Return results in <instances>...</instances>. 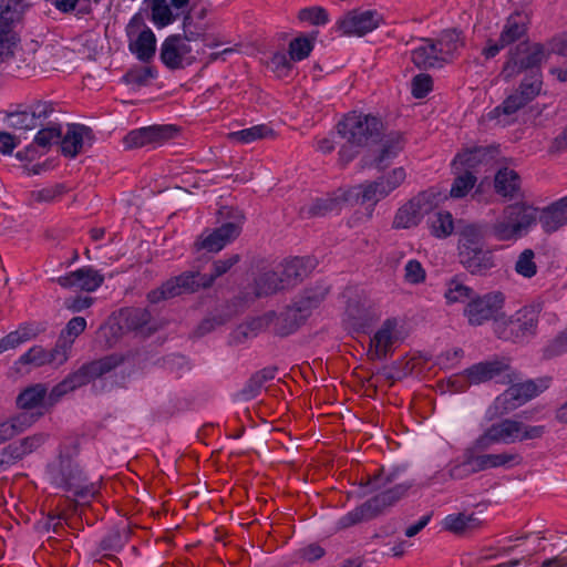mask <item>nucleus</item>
Segmentation results:
<instances>
[{"label":"nucleus","mask_w":567,"mask_h":567,"mask_svg":"<svg viewBox=\"0 0 567 567\" xmlns=\"http://www.w3.org/2000/svg\"><path fill=\"white\" fill-rule=\"evenodd\" d=\"M412 486L413 482H402L396 483L393 487L382 491L339 518L337 522V528L347 529L362 522H368L378 517L402 499Z\"/></svg>","instance_id":"5"},{"label":"nucleus","mask_w":567,"mask_h":567,"mask_svg":"<svg viewBox=\"0 0 567 567\" xmlns=\"http://www.w3.org/2000/svg\"><path fill=\"white\" fill-rule=\"evenodd\" d=\"M549 56V52L540 43L520 42L509 52L502 74L505 80L518 75L522 71L538 68Z\"/></svg>","instance_id":"11"},{"label":"nucleus","mask_w":567,"mask_h":567,"mask_svg":"<svg viewBox=\"0 0 567 567\" xmlns=\"http://www.w3.org/2000/svg\"><path fill=\"white\" fill-rule=\"evenodd\" d=\"M176 128L172 125H154L131 131L124 137L127 148L158 145L172 138Z\"/></svg>","instance_id":"21"},{"label":"nucleus","mask_w":567,"mask_h":567,"mask_svg":"<svg viewBox=\"0 0 567 567\" xmlns=\"http://www.w3.org/2000/svg\"><path fill=\"white\" fill-rule=\"evenodd\" d=\"M505 296L501 291H493L483 296H475L468 301L464 315L470 324L481 326L484 322L496 319L502 310Z\"/></svg>","instance_id":"16"},{"label":"nucleus","mask_w":567,"mask_h":567,"mask_svg":"<svg viewBox=\"0 0 567 567\" xmlns=\"http://www.w3.org/2000/svg\"><path fill=\"white\" fill-rule=\"evenodd\" d=\"M274 135V131L266 124L255 125L228 134V138L238 143L248 144Z\"/></svg>","instance_id":"42"},{"label":"nucleus","mask_w":567,"mask_h":567,"mask_svg":"<svg viewBox=\"0 0 567 567\" xmlns=\"http://www.w3.org/2000/svg\"><path fill=\"white\" fill-rule=\"evenodd\" d=\"M156 76V72L151 66H140L131 69L123 76V80L127 84H132L136 87L146 86Z\"/></svg>","instance_id":"53"},{"label":"nucleus","mask_w":567,"mask_h":567,"mask_svg":"<svg viewBox=\"0 0 567 567\" xmlns=\"http://www.w3.org/2000/svg\"><path fill=\"white\" fill-rule=\"evenodd\" d=\"M437 44L440 45L439 52L446 62L454 52L464 45L462 31L455 28L443 30L437 39Z\"/></svg>","instance_id":"40"},{"label":"nucleus","mask_w":567,"mask_h":567,"mask_svg":"<svg viewBox=\"0 0 567 567\" xmlns=\"http://www.w3.org/2000/svg\"><path fill=\"white\" fill-rule=\"evenodd\" d=\"M406 178V173L403 167H395L386 175L379 177V181L382 183L385 190L389 195L395 190L399 186H401Z\"/></svg>","instance_id":"60"},{"label":"nucleus","mask_w":567,"mask_h":567,"mask_svg":"<svg viewBox=\"0 0 567 567\" xmlns=\"http://www.w3.org/2000/svg\"><path fill=\"white\" fill-rule=\"evenodd\" d=\"M130 38V51L142 62H148L156 51V38L154 32L144 24L141 14H135L126 27Z\"/></svg>","instance_id":"15"},{"label":"nucleus","mask_w":567,"mask_h":567,"mask_svg":"<svg viewBox=\"0 0 567 567\" xmlns=\"http://www.w3.org/2000/svg\"><path fill=\"white\" fill-rule=\"evenodd\" d=\"M457 256L460 264L472 275L485 276L495 267L492 251L485 243L482 225L466 224L458 230Z\"/></svg>","instance_id":"2"},{"label":"nucleus","mask_w":567,"mask_h":567,"mask_svg":"<svg viewBox=\"0 0 567 567\" xmlns=\"http://www.w3.org/2000/svg\"><path fill=\"white\" fill-rule=\"evenodd\" d=\"M62 135L61 125L51 121L40 126V130L34 136V143L41 147H48L52 143H59Z\"/></svg>","instance_id":"49"},{"label":"nucleus","mask_w":567,"mask_h":567,"mask_svg":"<svg viewBox=\"0 0 567 567\" xmlns=\"http://www.w3.org/2000/svg\"><path fill=\"white\" fill-rule=\"evenodd\" d=\"M55 113L56 110L53 102L38 100L8 113L7 122L8 126L13 130L32 131L44 126Z\"/></svg>","instance_id":"10"},{"label":"nucleus","mask_w":567,"mask_h":567,"mask_svg":"<svg viewBox=\"0 0 567 567\" xmlns=\"http://www.w3.org/2000/svg\"><path fill=\"white\" fill-rule=\"evenodd\" d=\"M124 327L142 336H150L158 330L157 322L152 318L150 311L144 308H132L123 312Z\"/></svg>","instance_id":"27"},{"label":"nucleus","mask_w":567,"mask_h":567,"mask_svg":"<svg viewBox=\"0 0 567 567\" xmlns=\"http://www.w3.org/2000/svg\"><path fill=\"white\" fill-rule=\"evenodd\" d=\"M284 289L287 288L280 274L277 271H264L255 279L254 292L256 297L270 296Z\"/></svg>","instance_id":"35"},{"label":"nucleus","mask_w":567,"mask_h":567,"mask_svg":"<svg viewBox=\"0 0 567 567\" xmlns=\"http://www.w3.org/2000/svg\"><path fill=\"white\" fill-rule=\"evenodd\" d=\"M93 142V132L83 124H68L64 135H61L60 145L64 156L74 158L79 155L85 145Z\"/></svg>","instance_id":"22"},{"label":"nucleus","mask_w":567,"mask_h":567,"mask_svg":"<svg viewBox=\"0 0 567 567\" xmlns=\"http://www.w3.org/2000/svg\"><path fill=\"white\" fill-rule=\"evenodd\" d=\"M473 450V464L476 472H483L491 468L507 467L522 463V456L517 453L503 452L497 454H484L486 450L476 449V440L470 446Z\"/></svg>","instance_id":"24"},{"label":"nucleus","mask_w":567,"mask_h":567,"mask_svg":"<svg viewBox=\"0 0 567 567\" xmlns=\"http://www.w3.org/2000/svg\"><path fill=\"white\" fill-rule=\"evenodd\" d=\"M282 270L280 271V276L284 280L286 288L296 286L305 277L308 276L311 268L313 267V262L309 258H292L290 260L285 261L282 265Z\"/></svg>","instance_id":"30"},{"label":"nucleus","mask_w":567,"mask_h":567,"mask_svg":"<svg viewBox=\"0 0 567 567\" xmlns=\"http://www.w3.org/2000/svg\"><path fill=\"white\" fill-rule=\"evenodd\" d=\"M312 50V42L307 38H297L289 44V53L292 60L301 61L306 59Z\"/></svg>","instance_id":"62"},{"label":"nucleus","mask_w":567,"mask_h":567,"mask_svg":"<svg viewBox=\"0 0 567 567\" xmlns=\"http://www.w3.org/2000/svg\"><path fill=\"white\" fill-rule=\"evenodd\" d=\"M538 324V318L532 309H522L508 320L499 338L511 339L514 342H524L535 336Z\"/></svg>","instance_id":"19"},{"label":"nucleus","mask_w":567,"mask_h":567,"mask_svg":"<svg viewBox=\"0 0 567 567\" xmlns=\"http://www.w3.org/2000/svg\"><path fill=\"white\" fill-rule=\"evenodd\" d=\"M540 223L546 233H554L567 224V217L556 203L544 209L540 216Z\"/></svg>","instance_id":"46"},{"label":"nucleus","mask_w":567,"mask_h":567,"mask_svg":"<svg viewBox=\"0 0 567 567\" xmlns=\"http://www.w3.org/2000/svg\"><path fill=\"white\" fill-rule=\"evenodd\" d=\"M349 199L348 192L339 189L333 194L316 198L310 205L300 208L303 218L322 217L329 213L339 210L344 202Z\"/></svg>","instance_id":"25"},{"label":"nucleus","mask_w":567,"mask_h":567,"mask_svg":"<svg viewBox=\"0 0 567 567\" xmlns=\"http://www.w3.org/2000/svg\"><path fill=\"white\" fill-rule=\"evenodd\" d=\"M206 25L203 23H195V16L192 11H187L183 18V38L187 42H196L198 40L204 42V47H215L217 43L210 41L206 33Z\"/></svg>","instance_id":"36"},{"label":"nucleus","mask_w":567,"mask_h":567,"mask_svg":"<svg viewBox=\"0 0 567 567\" xmlns=\"http://www.w3.org/2000/svg\"><path fill=\"white\" fill-rule=\"evenodd\" d=\"M199 271H185L165 281L159 288L147 293L151 303L174 298L184 293H193L199 289H207L204 286L205 279Z\"/></svg>","instance_id":"13"},{"label":"nucleus","mask_w":567,"mask_h":567,"mask_svg":"<svg viewBox=\"0 0 567 567\" xmlns=\"http://www.w3.org/2000/svg\"><path fill=\"white\" fill-rule=\"evenodd\" d=\"M382 122L379 117L350 112L338 123V133L351 145L363 147L369 142L379 137L382 130Z\"/></svg>","instance_id":"7"},{"label":"nucleus","mask_w":567,"mask_h":567,"mask_svg":"<svg viewBox=\"0 0 567 567\" xmlns=\"http://www.w3.org/2000/svg\"><path fill=\"white\" fill-rule=\"evenodd\" d=\"M239 261L240 255L238 254H233L226 258L215 260L212 265L210 274L203 275V279H205L204 286L210 288L217 278L227 274Z\"/></svg>","instance_id":"44"},{"label":"nucleus","mask_w":567,"mask_h":567,"mask_svg":"<svg viewBox=\"0 0 567 567\" xmlns=\"http://www.w3.org/2000/svg\"><path fill=\"white\" fill-rule=\"evenodd\" d=\"M411 61L420 69L442 66L445 58L441 56L437 44L431 39L422 40V44L411 52Z\"/></svg>","instance_id":"28"},{"label":"nucleus","mask_w":567,"mask_h":567,"mask_svg":"<svg viewBox=\"0 0 567 567\" xmlns=\"http://www.w3.org/2000/svg\"><path fill=\"white\" fill-rule=\"evenodd\" d=\"M383 22L377 10H352L338 21V29L344 35L362 37L375 30Z\"/></svg>","instance_id":"17"},{"label":"nucleus","mask_w":567,"mask_h":567,"mask_svg":"<svg viewBox=\"0 0 567 567\" xmlns=\"http://www.w3.org/2000/svg\"><path fill=\"white\" fill-rule=\"evenodd\" d=\"M543 86L542 73L539 70L532 71L527 74L516 91L523 95L527 101L532 102L539 95Z\"/></svg>","instance_id":"47"},{"label":"nucleus","mask_w":567,"mask_h":567,"mask_svg":"<svg viewBox=\"0 0 567 567\" xmlns=\"http://www.w3.org/2000/svg\"><path fill=\"white\" fill-rule=\"evenodd\" d=\"M529 101H527L523 95H520L516 90L509 94L501 105L494 109L493 113L495 114H505L512 115L517 111L527 105Z\"/></svg>","instance_id":"57"},{"label":"nucleus","mask_w":567,"mask_h":567,"mask_svg":"<svg viewBox=\"0 0 567 567\" xmlns=\"http://www.w3.org/2000/svg\"><path fill=\"white\" fill-rule=\"evenodd\" d=\"M476 177L468 171L457 176L451 187L450 194L454 198L464 197L475 185Z\"/></svg>","instance_id":"59"},{"label":"nucleus","mask_w":567,"mask_h":567,"mask_svg":"<svg viewBox=\"0 0 567 567\" xmlns=\"http://www.w3.org/2000/svg\"><path fill=\"white\" fill-rule=\"evenodd\" d=\"M402 470L396 467L388 472L380 468L372 477H369L364 485L371 486V492L385 488L388 485L395 483L400 478Z\"/></svg>","instance_id":"51"},{"label":"nucleus","mask_w":567,"mask_h":567,"mask_svg":"<svg viewBox=\"0 0 567 567\" xmlns=\"http://www.w3.org/2000/svg\"><path fill=\"white\" fill-rule=\"evenodd\" d=\"M535 254L532 249L520 252L515 264V270L525 278H532L537 274V265L534 261Z\"/></svg>","instance_id":"56"},{"label":"nucleus","mask_w":567,"mask_h":567,"mask_svg":"<svg viewBox=\"0 0 567 567\" xmlns=\"http://www.w3.org/2000/svg\"><path fill=\"white\" fill-rule=\"evenodd\" d=\"M441 200V193L434 188L419 193L398 209L392 224L393 228L408 229L419 225L425 215L439 206Z\"/></svg>","instance_id":"9"},{"label":"nucleus","mask_w":567,"mask_h":567,"mask_svg":"<svg viewBox=\"0 0 567 567\" xmlns=\"http://www.w3.org/2000/svg\"><path fill=\"white\" fill-rule=\"evenodd\" d=\"M426 274L421 262L416 259H411L404 267V279L412 285L421 284L425 280Z\"/></svg>","instance_id":"63"},{"label":"nucleus","mask_w":567,"mask_h":567,"mask_svg":"<svg viewBox=\"0 0 567 567\" xmlns=\"http://www.w3.org/2000/svg\"><path fill=\"white\" fill-rule=\"evenodd\" d=\"M48 471L51 483L62 491L72 492L79 502L86 503L99 493V486L86 483L81 467L69 454L61 452Z\"/></svg>","instance_id":"3"},{"label":"nucleus","mask_w":567,"mask_h":567,"mask_svg":"<svg viewBox=\"0 0 567 567\" xmlns=\"http://www.w3.org/2000/svg\"><path fill=\"white\" fill-rule=\"evenodd\" d=\"M550 381V378H543L514 384L496 398L495 409L501 414L508 413L545 391Z\"/></svg>","instance_id":"12"},{"label":"nucleus","mask_w":567,"mask_h":567,"mask_svg":"<svg viewBox=\"0 0 567 567\" xmlns=\"http://www.w3.org/2000/svg\"><path fill=\"white\" fill-rule=\"evenodd\" d=\"M276 375V369L274 368H267L262 369L255 374L251 375V378L247 381L245 386L240 390L239 396L243 400H251L256 398L261 389L264 388L265 383L269 380H272Z\"/></svg>","instance_id":"38"},{"label":"nucleus","mask_w":567,"mask_h":567,"mask_svg":"<svg viewBox=\"0 0 567 567\" xmlns=\"http://www.w3.org/2000/svg\"><path fill=\"white\" fill-rule=\"evenodd\" d=\"M40 415L41 414L21 412L9 417L8 420H6V422L9 426L12 436L14 437L27 431L30 426H32V424L35 423Z\"/></svg>","instance_id":"52"},{"label":"nucleus","mask_w":567,"mask_h":567,"mask_svg":"<svg viewBox=\"0 0 567 567\" xmlns=\"http://www.w3.org/2000/svg\"><path fill=\"white\" fill-rule=\"evenodd\" d=\"M24 0H0V41H9L11 27L23 13Z\"/></svg>","instance_id":"31"},{"label":"nucleus","mask_w":567,"mask_h":567,"mask_svg":"<svg viewBox=\"0 0 567 567\" xmlns=\"http://www.w3.org/2000/svg\"><path fill=\"white\" fill-rule=\"evenodd\" d=\"M72 348V341L68 340V338L59 337L55 347L47 351L48 360H50L51 365L60 367L65 363L69 359V353Z\"/></svg>","instance_id":"54"},{"label":"nucleus","mask_w":567,"mask_h":567,"mask_svg":"<svg viewBox=\"0 0 567 567\" xmlns=\"http://www.w3.org/2000/svg\"><path fill=\"white\" fill-rule=\"evenodd\" d=\"M355 189L358 190L355 195L358 198H361V204L371 203L372 205H375L381 199L389 196V193L385 190L379 178L374 182L361 184Z\"/></svg>","instance_id":"45"},{"label":"nucleus","mask_w":567,"mask_h":567,"mask_svg":"<svg viewBox=\"0 0 567 567\" xmlns=\"http://www.w3.org/2000/svg\"><path fill=\"white\" fill-rule=\"evenodd\" d=\"M25 455L20 441L11 443L0 451V464H13L22 460Z\"/></svg>","instance_id":"64"},{"label":"nucleus","mask_w":567,"mask_h":567,"mask_svg":"<svg viewBox=\"0 0 567 567\" xmlns=\"http://www.w3.org/2000/svg\"><path fill=\"white\" fill-rule=\"evenodd\" d=\"M47 391L45 385L41 383L28 386L17 396L16 404L20 410L37 409L42 405Z\"/></svg>","instance_id":"37"},{"label":"nucleus","mask_w":567,"mask_h":567,"mask_svg":"<svg viewBox=\"0 0 567 567\" xmlns=\"http://www.w3.org/2000/svg\"><path fill=\"white\" fill-rule=\"evenodd\" d=\"M511 367L506 359H494L473 364L464 371L470 384H481L492 380L505 383L509 381Z\"/></svg>","instance_id":"18"},{"label":"nucleus","mask_w":567,"mask_h":567,"mask_svg":"<svg viewBox=\"0 0 567 567\" xmlns=\"http://www.w3.org/2000/svg\"><path fill=\"white\" fill-rule=\"evenodd\" d=\"M399 340L398 321L386 319L370 340L368 355L371 360H384Z\"/></svg>","instance_id":"20"},{"label":"nucleus","mask_w":567,"mask_h":567,"mask_svg":"<svg viewBox=\"0 0 567 567\" xmlns=\"http://www.w3.org/2000/svg\"><path fill=\"white\" fill-rule=\"evenodd\" d=\"M327 293V288L307 289L279 315L274 311L266 312L252 319L249 327L252 330H269L274 334L286 337L295 332L306 321Z\"/></svg>","instance_id":"1"},{"label":"nucleus","mask_w":567,"mask_h":567,"mask_svg":"<svg viewBox=\"0 0 567 567\" xmlns=\"http://www.w3.org/2000/svg\"><path fill=\"white\" fill-rule=\"evenodd\" d=\"M496 154V147L475 146L473 148H467L464 152L457 154L453 161V165L455 166L456 169H458V167H463L466 169L475 168L480 164L488 163L489 161H492Z\"/></svg>","instance_id":"29"},{"label":"nucleus","mask_w":567,"mask_h":567,"mask_svg":"<svg viewBox=\"0 0 567 567\" xmlns=\"http://www.w3.org/2000/svg\"><path fill=\"white\" fill-rule=\"evenodd\" d=\"M179 34L169 35L164 40L161 47V60L172 70L184 68V61L178 50Z\"/></svg>","instance_id":"39"},{"label":"nucleus","mask_w":567,"mask_h":567,"mask_svg":"<svg viewBox=\"0 0 567 567\" xmlns=\"http://www.w3.org/2000/svg\"><path fill=\"white\" fill-rule=\"evenodd\" d=\"M527 14L523 12H514L511 14L501 32L499 42H502L503 45H509L519 40L527 31Z\"/></svg>","instance_id":"33"},{"label":"nucleus","mask_w":567,"mask_h":567,"mask_svg":"<svg viewBox=\"0 0 567 567\" xmlns=\"http://www.w3.org/2000/svg\"><path fill=\"white\" fill-rule=\"evenodd\" d=\"M494 186L498 195L514 198L520 190V177L514 169L504 167L496 173Z\"/></svg>","instance_id":"34"},{"label":"nucleus","mask_w":567,"mask_h":567,"mask_svg":"<svg viewBox=\"0 0 567 567\" xmlns=\"http://www.w3.org/2000/svg\"><path fill=\"white\" fill-rule=\"evenodd\" d=\"M243 223L244 215L240 212H236L233 221L225 223L213 230H204L194 243L195 249L197 251L206 250L208 252L220 251L226 245L240 235Z\"/></svg>","instance_id":"14"},{"label":"nucleus","mask_w":567,"mask_h":567,"mask_svg":"<svg viewBox=\"0 0 567 567\" xmlns=\"http://www.w3.org/2000/svg\"><path fill=\"white\" fill-rule=\"evenodd\" d=\"M152 21L157 28H164L173 23L179 16L167 0H152L151 1Z\"/></svg>","instance_id":"41"},{"label":"nucleus","mask_w":567,"mask_h":567,"mask_svg":"<svg viewBox=\"0 0 567 567\" xmlns=\"http://www.w3.org/2000/svg\"><path fill=\"white\" fill-rule=\"evenodd\" d=\"M565 352H567V328L545 347L544 357L553 359Z\"/></svg>","instance_id":"61"},{"label":"nucleus","mask_w":567,"mask_h":567,"mask_svg":"<svg viewBox=\"0 0 567 567\" xmlns=\"http://www.w3.org/2000/svg\"><path fill=\"white\" fill-rule=\"evenodd\" d=\"M474 295L475 292L471 287L464 285L460 278L454 277L446 284L444 297L447 303H455L472 300Z\"/></svg>","instance_id":"43"},{"label":"nucleus","mask_w":567,"mask_h":567,"mask_svg":"<svg viewBox=\"0 0 567 567\" xmlns=\"http://www.w3.org/2000/svg\"><path fill=\"white\" fill-rule=\"evenodd\" d=\"M48 358L47 350L43 347L33 346L19 358L18 363L39 368L50 363Z\"/></svg>","instance_id":"58"},{"label":"nucleus","mask_w":567,"mask_h":567,"mask_svg":"<svg viewBox=\"0 0 567 567\" xmlns=\"http://www.w3.org/2000/svg\"><path fill=\"white\" fill-rule=\"evenodd\" d=\"M405 138L401 132H391L381 141L378 155L373 159L374 166L382 171L403 151Z\"/></svg>","instance_id":"26"},{"label":"nucleus","mask_w":567,"mask_h":567,"mask_svg":"<svg viewBox=\"0 0 567 567\" xmlns=\"http://www.w3.org/2000/svg\"><path fill=\"white\" fill-rule=\"evenodd\" d=\"M431 234L436 238H446L454 230L453 216L449 212L436 213L430 221Z\"/></svg>","instance_id":"48"},{"label":"nucleus","mask_w":567,"mask_h":567,"mask_svg":"<svg viewBox=\"0 0 567 567\" xmlns=\"http://www.w3.org/2000/svg\"><path fill=\"white\" fill-rule=\"evenodd\" d=\"M473 450L467 447L463 453V461L455 464L450 470V476L453 480H463L472 474L477 473L476 467L473 464Z\"/></svg>","instance_id":"55"},{"label":"nucleus","mask_w":567,"mask_h":567,"mask_svg":"<svg viewBox=\"0 0 567 567\" xmlns=\"http://www.w3.org/2000/svg\"><path fill=\"white\" fill-rule=\"evenodd\" d=\"M121 362V358L110 355L101 360L83 364L80 369H78L75 372L68 375L62 382L56 384L51 391V396L54 399H59L64 394L87 384L95 378H99L110 372L111 370L116 368Z\"/></svg>","instance_id":"8"},{"label":"nucleus","mask_w":567,"mask_h":567,"mask_svg":"<svg viewBox=\"0 0 567 567\" xmlns=\"http://www.w3.org/2000/svg\"><path fill=\"white\" fill-rule=\"evenodd\" d=\"M43 331L42 328L34 323H23L14 331L0 339V353L16 349L20 344L30 341Z\"/></svg>","instance_id":"32"},{"label":"nucleus","mask_w":567,"mask_h":567,"mask_svg":"<svg viewBox=\"0 0 567 567\" xmlns=\"http://www.w3.org/2000/svg\"><path fill=\"white\" fill-rule=\"evenodd\" d=\"M537 214V208L524 202L507 205L493 224L492 233L498 240H516L536 224Z\"/></svg>","instance_id":"6"},{"label":"nucleus","mask_w":567,"mask_h":567,"mask_svg":"<svg viewBox=\"0 0 567 567\" xmlns=\"http://www.w3.org/2000/svg\"><path fill=\"white\" fill-rule=\"evenodd\" d=\"M547 432L545 425H530L516 419L493 423L477 439L476 449L489 450L494 444L540 440Z\"/></svg>","instance_id":"4"},{"label":"nucleus","mask_w":567,"mask_h":567,"mask_svg":"<svg viewBox=\"0 0 567 567\" xmlns=\"http://www.w3.org/2000/svg\"><path fill=\"white\" fill-rule=\"evenodd\" d=\"M63 288H79L86 292H93L104 282V276L90 266L71 271L56 279Z\"/></svg>","instance_id":"23"},{"label":"nucleus","mask_w":567,"mask_h":567,"mask_svg":"<svg viewBox=\"0 0 567 567\" xmlns=\"http://www.w3.org/2000/svg\"><path fill=\"white\" fill-rule=\"evenodd\" d=\"M66 193L68 188L64 184H55L42 189L32 190L30 193V202L39 204H51L61 198Z\"/></svg>","instance_id":"50"}]
</instances>
